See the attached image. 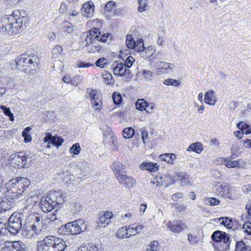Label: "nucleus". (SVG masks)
<instances>
[{"mask_svg": "<svg viewBox=\"0 0 251 251\" xmlns=\"http://www.w3.org/2000/svg\"><path fill=\"white\" fill-rule=\"evenodd\" d=\"M38 199V196L36 195H33L28 197L25 203L26 207L27 208L28 207L31 206L32 208L37 203Z\"/></svg>", "mask_w": 251, "mask_h": 251, "instance_id": "nucleus-28", "label": "nucleus"}, {"mask_svg": "<svg viewBox=\"0 0 251 251\" xmlns=\"http://www.w3.org/2000/svg\"><path fill=\"white\" fill-rule=\"evenodd\" d=\"M9 69L12 71L13 73H16L17 71L21 69V67H20V65H19L18 62L17 61V57L15 60H12L10 62L9 64Z\"/></svg>", "mask_w": 251, "mask_h": 251, "instance_id": "nucleus-42", "label": "nucleus"}, {"mask_svg": "<svg viewBox=\"0 0 251 251\" xmlns=\"http://www.w3.org/2000/svg\"><path fill=\"white\" fill-rule=\"evenodd\" d=\"M225 161H226L225 163V166L227 168L236 167L238 166L239 165L238 161H232L228 159H226Z\"/></svg>", "mask_w": 251, "mask_h": 251, "instance_id": "nucleus-52", "label": "nucleus"}, {"mask_svg": "<svg viewBox=\"0 0 251 251\" xmlns=\"http://www.w3.org/2000/svg\"><path fill=\"white\" fill-rule=\"evenodd\" d=\"M220 200L214 197L207 198L205 200V203L210 206L217 205L220 203Z\"/></svg>", "mask_w": 251, "mask_h": 251, "instance_id": "nucleus-41", "label": "nucleus"}, {"mask_svg": "<svg viewBox=\"0 0 251 251\" xmlns=\"http://www.w3.org/2000/svg\"><path fill=\"white\" fill-rule=\"evenodd\" d=\"M155 67L162 73L170 72L175 67L174 64L166 62L160 61L155 63Z\"/></svg>", "mask_w": 251, "mask_h": 251, "instance_id": "nucleus-17", "label": "nucleus"}, {"mask_svg": "<svg viewBox=\"0 0 251 251\" xmlns=\"http://www.w3.org/2000/svg\"><path fill=\"white\" fill-rule=\"evenodd\" d=\"M9 199L6 196L5 194L3 199H0V213L5 212L6 211L10 210L15 205V201L13 200L10 203Z\"/></svg>", "mask_w": 251, "mask_h": 251, "instance_id": "nucleus-15", "label": "nucleus"}, {"mask_svg": "<svg viewBox=\"0 0 251 251\" xmlns=\"http://www.w3.org/2000/svg\"><path fill=\"white\" fill-rule=\"evenodd\" d=\"M62 30L66 33H71L73 32V26L71 23L65 22L62 27Z\"/></svg>", "mask_w": 251, "mask_h": 251, "instance_id": "nucleus-48", "label": "nucleus"}, {"mask_svg": "<svg viewBox=\"0 0 251 251\" xmlns=\"http://www.w3.org/2000/svg\"><path fill=\"white\" fill-rule=\"evenodd\" d=\"M134 49L139 52L144 50L145 47L144 46V43L142 39H140L137 44L135 43V47Z\"/></svg>", "mask_w": 251, "mask_h": 251, "instance_id": "nucleus-57", "label": "nucleus"}, {"mask_svg": "<svg viewBox=\"0 0 251 251\" xmlns=\"http://www.w3.org/2000/svg\"><path fill=\"white\" fill-rule=\"evenodd\" d=\"M142 75L143 77L145 78H151L153 75V73L150 70H143Z\"/></svg>", "mask_w": 251, "mask_h": 251, "instance_id": "nucleus-62", "label": "nucleus"}, {"mask_svg": "<svg viewBox=\"0 0 251 251\" xmlns=\"http://www.w3.org/2000/svg\"><path fill=\"white\" fill-rule=\"evenodd\" d=\"M134 134V129L131 127L125 128L123 131V136L126 139L132 138Z\"/></svg>", "mask_w": 251, "mask_h": 251, "instance_id": "nucleus-30", "label": "nucleus"}, {"mask_svg": "<svg viewBox=\"0 0 251 251\" xmlns=\"http://www.w3.org/2000/svg\"><path fill=\"white\" fill-rule=\"evenodd\" d=\"M214 94V91L207 92L204 95V101L206 103L209 105H214L216 100L213 99Z\"/></svg>", "mask_w": 251, "mask_h": 251, "instance_id": "nucleus-24", "label": "nucleus"}, {"mask_svg": "<svg viewBox=\"0 0 251 251\" xmlns=\"http://www.w3.org/2000/svg\"><path fill=\"white\" fill-rule=\"evenodd\" d=\"M135 61V59L131 56H128L125 61L124 65L128 69L130 68L133 62Z\"/></svg>", "mask_w": 251, "mask_h": 251, "instance_id": "nucleus-55", "label": "nucleus"}, {"mask_svg": "<svg viewBox=\"0 0 251 251\" xmlns=\"http://www.w3.org/2000/svg\"><path fill=\"white\" fill-rule=\"evenodd\" d=\"M29 24V17L24 11L15 10L0 19V32L14 36L22 32Z\"/></svg>", "mask_w": 251, "mask_h": 251, "instance_id": "nucleus-1", "label": "nucleus"}, {"mask_svg": "<svg viewBox=\"0 0 251 251\" xmlns=\"http://www.w3.org/2000/svg\"><path fill=\"white\" fill-rule=\"evenodd\" d=\"M163 83L166 85L173 86L175 87H177L180 85V83L177 80L172 78L166 79L163 81Z\"/></svg>", "mask_w": 251, "mask_h": 251, "instance_id": "nucleus-45", "label": "nucleus"}, {"mask_svg": "<svg viewBox=\"0 0 251 251\" xmlns=\"http://www.w3.org/2000/svg\"><path fill=\"white\" fill-rule=\"evenodd\" d=\"M51 52L53 58H56L59 57V56L62 55L63 54L62 46L60 45L55 46V47L52 49Z\"/></svg>", "mask_w": 251, "mask_h": 251, "instance_id": "nucleus-32", "label": "nucleus"}, {"mask_svg": "<svg viewBox=\"0 0 251 251\" xmlns=\"http://www.w3.org/2000/svg\"><path fill=\"white\" fill-rule=\"evenodd\" d=\"M189 150H192L193 151L199 153L202 151V145L199 142L192 143L188 147Z\"/></svg>", "mask_w": 251, "mask_h": 251, "instance_id": "nucleus-33", "label": "nucleus"}, {"mask_svg": "<svg viewBox=\"0 0 251 251\" xmlns=\"http://www.w3.org/2000/svg\"><path fill=\"white\" fill-rule=\"evenodd\" d=\"M38 251H64L67 247L65 241L54 236H45L37 243Z\"/></svg>", "mask_w": 251, "mask_h": 251, "instance_id": "nucleus-4", "label": "nucleus"}, {"mask_svg": "<svg viewBox=\"0 0 251 251\" xmlns=\"http://www.w3.org/2000/svg\"><path fill=\"white\" fill-rule=\"evenodd\" d=\"M29 184V180L25 177H19L10 179L7 184V190L5 193L6 196L10 200V203L13 200L17 201Z\"/></svg>", "mask_w": 251, "mask_h": 251, "instance_id": "nucleus-3", "label": "nucleus"}, {"mask_svg": "<svg viewBox=\"0 0 251 251\" xmlns=\"http://www.w3.org/2000/svg\"><path fill=\"white\" fill-rule=\"evenodd\" d=\"M112 39V35L110 33L103 34L100 35V37L97 41H100L103 43L106 42L108 40Z\"/></svg>", "mask_w": 251, "mask_h": 251, "instance_id": "nucleus-51", "label": "nucleus"}, {"mask_svg": "<svg viewBox=\"0 0 251 251\" xmlns=\"http://www.w3.org/2000/svg\"><path fill=\"white\" fill-rule=\"evenodd\" d=\"M0 108L2 110L4 114L9 117L10 121L12 122L14 121V117L9 108L7 107L5 105H1L0 106Z\"/></svg>", "mask_w": 251, "mask_h": 251, "instance_id": "nucleus-36", "label": "nucleus"}, {"mask_svg": "<svg viewBox=\"0 0 251 251\" xmlns=\"http://www.w3.org/2000/svg\"><path fill=\"white\" fill-rule=\"evenodd\" d=\"M244 232L248 235H251V223L247 222L244 223L242 226Z\"/></svg>", "mask_w": 251, "mask_h": 251, "instance_id": "nucleus-54", "label": "nucleus"}, {"mask_svg": "<svg viewBox=\"0 0 251 251\" xmlns=\"http://www.w3.org/2000/svg\"><path fill=\"white\" fill-rule=\"evenodd\" d=\"M133 232L129 231V227L127 226H124L120 228L117 232V237L120 239H125L132 236Z\"/></svg>", "mask_w": 251, "mask_h": 251, "instance_id": "nucleus-19", "label": "nucleus"}, {"mask_svg": "<svg viewBox=\"0 0 251 251\" xmlns=\"http://www.w3.org/2000/svg\"><path fill=\"white\" fill-rule=\"evenodd\" d=\"M7 223L0 221V235H6L10 233Z\"/></svg>", "mask_w": 251, "mask_h": 251, "instance_id": "nucleus-35", "label": "nucleus"}, {"mask_svg": "<svg viewBox=\"0 0 251 251\" xmlns=\"http://www.w3.org/2000/svg\"><path fill=\"white\" fill-rule=\"evenodd\" d=\"M139 6L138 10L140 12H142L146 10V6H147V0H138Z\"/></svg>", "mask_w": 251, "mask_h": 251, "instance_id": "nucleus-53", "label": "nucleus"}, {"mask_svg": "<svg viewBox=\"0 0 251 251\" xmlns=\"http://www.w3.org/2000/svg\"><path fill=\"white\" fill-rule=\"evenodd\" d=\"M43 222L41 218L34 214H30L23 226V234L27 238L35 237L42 230Z\"/></svg>", "mask_w": 251, "mask_h": 251, "instance_id": "nucleus-5", "label": "nucleus"}, {"mask_svg": "<svg viewBox=\"0 0 251 251\" xmlns=\"http://www.w3.org/2000/svg\"><path fill=\"white\" fill-rule=\"evenodd\" d=\"M17 61L20 67H29L31 70H35L40 63L38 57L33 53L22 54L17 57Z\"/></svg>", "mask_w": 251, "mask_h": 251, "instance_id": "nucleus-8", "label": "nucleus"}, {"mask_svg": "<svg viewBox=\"0 0 251 251\" xmlns=\"http://www.w3.org/2000/svg\"><path fill=\"white\" fill-rule=\"evenodd\" d=\"M93 107L96 109H99L101 107V100H94L91 101Z\"/></svg>", "mask_w": 251, "mask_h": 251, "instance_id": "nucleus-63", "label": "nucleus"}, {"mask_svg": "<svg viewBox=\"0 0 251 251\" xmlns=\"http://www.w3.org/2000/svg\"><path fill=\"white\" fill-rule=\"evenodd\" d=\"M149 247L147 248L148 251H158V242L156 241H151Z\"/></svg>", "mask_w": 251, "mask_h": 251, "instance_id": "nucleus-50", "label": "nucleus"}, {"mask_svg": "<svg viewBox=\"0 0 251 251\" xmlns=\"http://www.w3.org/2000/svg\"><path fill=\"white\" fill-rule=\"evenodd\" d=\"M65 198L60 191H50L46 197H42L39 205L43 212L48 213L55 208H60L65 201Z\"/></svg>", "mask_w": 251, "mask_h": 251, "instance_id": "nucleus-2", "label": "nucleus"}, {"mask_svg": "<svg viewBox=\"0 0 251 251\" xmlns=\"http://www.w3.org/2000/svg\"><path fill=\"white\" fill-rule=\"evenodd\" d=\"M31 128L29 126L25 127L22 132V136L24 138L25 143H28L31 141V137L29 134Z\"/></svg>", "mask_w": 251, "mask_h": 251, "instance_id": "nucleus-37", "label": "nucleus"}, {"mask_svg": "<svg viewBox=\"0 0 251 251\" xmlns=\"http://www.w3.org/2000/svg\"><path fill=\"white\" fill-rule=\"evenodd\" d=\"M112 214L110 212H107L103 213L98 219L97 221L98 226L100 227H105L110 222V219L112 218Z\"/></svg>", "mask_w": 251, "mask_h": 251, "instance_id": "nucleus-18", "label": "nucleus"}, {"mask_svg": "<svg viewBox=\"0 0 251 251\" xmlns=\"http://www.w3.org/2000/svg\"><path fill=\"white\" fill-rule=\"evenodd\" d=\"M155 106V104L153 103H149L147 102L146 108L145 110L148 113H151L152 112V110H153Z\"/></svg>", "mask_w": 251, "mask_h": 251, "instance_id": "nucleus-64", "label": "nucleus"}, {"mask_svg": "<svg viewBox=\"0 0 251 251\" xmlns=\"http://www.w3.org/2000/svg\"><path fill=\"white\" fill-rule=\"evenodd\" d=\"M159 167L157 163L152 162H143L140 166L141 170H148L151 172L157 171L159 169Z\"/></svg>", "mask_w": 251, "mask_h": 251, "instance_id": "nucleus-22", "label": "nucleus"}, {"mask_svg": "<svg viewBox=\"0 0 251 251\" xmlns=\"http://www.w3.org/2000/svg\"><path fill=\"white\" fill-rule=\"evenodd\" d=\"M188 240L191 245H196L199 243V239L198 237L196 235H194L191 234L188 235Z\"/></svg>", "mask_w": 251, "mask_h": 251, "instance_id": "nucleus-49", "label": "nucleus"}, {"mask_svg": "<svg viewBox=\"0 0 251 251\" xmlns=\"http://www.w3.org/2000/svg\"><path fill=\"white\" fill-rule=\"evenodd\" d=\"M22 162H23L22 168H28L32 163V157L29 155H26L25 152H23Z\"/></svg>", "mask_w": 251, "mask_h": 251, "instance_id": "nucleus-27", "label": "nucleus"}, {"mask_svg": "<svg viewBox=\"0 0 251 251\" xmlns=\"http://www.w3.org/2000/svg\"><path fill=\"white\" fill-rule=\"evenodd\" d=\"M112 99L113 102L116 105H119L122 102V98L121 95L120 93H118L117 92H115L112 95Z\"/></svg>", "mask_w": 251, "mask_h": 251, "instance_id": "nucleus-47", "label": "nucleus"}, {"mask_svg": "<svg viewBox=\"0 0 251 251\" xmlns=\"http://www.w3.org/2000/svg\"><path fill=\"white\" fill-rule=\"evenodd\" d=\"M251 249L249 246L246 245L243 241L236 243L235 251H251Z\"/></svg>", "mask_w": 251, "mask_h": 251, "instance_id": "nucleus-26", "label": "nucleus"}, {"mask_svg": "<svg viewBox=\"0 0 251 251\" xmlns=\"http://www.w3.org/2000/svg\"><path fill=\"white\" fill-rule=\"evenodd\" d=\"M81 148L79 143H75L72 145L70 149V152L71 154L78 155L80 152Z\"/></svg>", "mask_w": 251, "mask_h": 251, "instance_id": "nucleus-44", "label": "nucleus"}, {"mask_svg": "<svg viewBox=\"0 0 251 251\" xmlns=\"http://www.w3.org/2000/svg\"><path fill=\"white\" fill-rule=\"evenodd\" d=\"M94 12V5L91 1H87L82 5L80 9V13L87 18H91L93 16Z\"/></svg>", "mask_w": 251, "mask_h": 251, "instance_id": "nucleus-13", "label": "nucleus"}, {"mask_svg": "<svg viewBox=\"0 0 251 251\" xmlns=\"http://www.w3.org/2000/svg\"><path fill=\"white\" fill-rule=\"evenodd\" d=\"M81 206L80 203L75 202L71 205V210L73 214H75L80 211Z\"/></svg>", "mask_w": 251, "mask_h": 251, "instance_id": "nucleus-46", "label": "nucleus"}, {"mask_svg": "<svg viewBox=\"0 0 251 251\" xmlns=\"http://www.w3.org/2000/svg\"><path fill=\"white\" fill-rule=\"evenodd\" d=\"M88 226L87 222L79 219L61 226L58 229V233L63 236L77 235L88 230Z\"/></svg>", "mask_w": 251, "mask_h": 251, "instance_id": "nucleus-6", "label": "nucleus"}, {"mask_svg": "<svg viewBox=\"0 0 251 251\" xmlns=\"http://www.w3.org/2000/svg\"><path fill=\"white\" fill-rule=\"evenodd\" d=\"M24 215L19 212L13 213L9 218L7 224L10 233L13 235L17 234L23 229Z\"/></svg>", "mask_w": 251, "mask_h": 251, "instance_id": "nucleus-9", "label": "nucleus"}, {"mask_svg": "<svg viewBox=\"0 0 251 251\" xmlns=\"http://www.w3.org/2000/svg\"><path fill=\"white\" fill-rule=\"evenodd\" d=\"M87 94L90 98L91 101L101 100L98 91L95 89H88Z\"/></svg>", "mask_w": 251, "mask_h": 251, "instance_id": "nucleus-31", "label": "nucleus"}, {"mask_svg": "<svg viewBox=\"0 0 251 251\" xmlns=\"http://www.w3.org/2000/svg\"><path fill=\"white\" fill-rule=\"evenodd\" d=\"M115 6V3L113 1H110L106 3L105 6L104 10L106 11H111Z\"/></svg>", "mask_w": 251, "mask_h": 251, "instance_id": "nucleus-60", "label": "nucleus"}, {"mask_svg": "<svg viewBox=\"0 0 251 251\" xmlns=\"http://www.w3.org/2000/svg\"><path fill=\"white\" fill-rule=\"evenodd\" d=\"M76 251H99V249L96 245L91 244L87 246H81Z\"/></svg>", "mask_w": 251, "mask_h": 251, "instance_id": "nucleus-29", "label": "nucleus"}, {"mask_svg": "<svg viewBox=\"0 0 251 251\" xmlns=\"http://www.w3.org/2000/svg\"><path fill=\"white\" fill-rule=\"evenodd\" d=\"M64 141V139L58 135L52 136L50 132H46L45 137L44 138L45 144V143H50L57 148L62 145Z\"/></svg>", "mask_w": 251, "mask_h": 251, "instance_id": "nucleus-10", "label": "nucleus"}, {"mask_svg": "<svg viewBox=\"0 0 251 251\" xmlns=\"http://www.w3.org/2000/svg\"><path fill=\"white\" fill-rule=\"evenodd\" d=\"M167 227L173 232L180 233L187 227L186 225L181 220L169 221Z\"/></svg>", "mask_w": 251, "mask_h": 251, "instance_id": "nucleus-11", "label": "nucleus"}, {"mask_svg": "<svg viewBox=\"0 0 251 251\" xmlns=\"http://www.w3.org/2000/svg\"><path fill=\"white\" fill-rule=\"evenodd\" d=\"M106 59L104 57L100 58L96 62L95 65L99 67L102 68L106 63Z\"/></svg>", "mask_w": 251, "mask_h": 251, "instance_id": "nucleus-59", "label": "nucleus"}, {"mask_svg": "<svg viewBox=\"0 0 251 251\" xmlns=\"http://www.w3.org/2000/svg\"><path fill=\"white\" fill-rule=\"evenodd\" d=\"M113 71L115 75L124 76L130 75L131 71L125 66L124 63L114 64L112 65Z\"/></svg>", "mask_w": 251, "mask_h": 251, "instance_id": "nucleus-14", "label": "nucleus"}, {"mask_svg": "<svg viewBox=\"0 0 251 251\" xmlns=\"http://www.w3.org/2000/svg\"><path fill=\"white\" fill-rule=\"evenodd\" d=\"M90 45V46L88 49V52L90 53L100 52L101 50V46L98 43L94 42Z\"/></svg>", "mask_w": 251, "mask_h": 251, "instance_id": "nucleus-38", "label": "nucleus"}, {"mask_svg": "<svg viewBox=\"0 0 251 251\" xmlns=\"http://www.w3.org/2000/svg\"><path fill=\"white\" fill-rule=\"evenodd\" d=\"M177 176L178 178L182 181L181 185H186V182H185V180L188 179V176L182 172H179L177 174Z\"/></svg>", "mask_w": 251, "mask_h": 251, "instance_id": "nucleus-58", "label": "nucleus"}, {"mask_svg": "<svg viewBox=\"0 0 251 251\" xmlns=\"http://www.w3.org/2000/svg\"><path fill=\"white\" fill-rule=\"evenodd\" d=\"M211 239L216 242L215 248L218 251H228L229 250L231 240L229 235L226 233L216 230L212 233Z\"/></svg>", "mask_w": 251, "mask_h": 251, "instance_id": "nucleus-7", "label": "nucleus"}, {"mask_svg": "<svg viewBox=\"0 0 251 251\" xmlns=\"http://www.w3.org/2000/svg\"><path fill=\"white\" fill-rule=\"evenodd\" d=\"M81 76L79 75H76L72 78V85L76 86L81 82Z\"/></svg>", "mask_w": 251, "mask_h": 251, "instance_id": "nucleus-61", "label": "nucleus"}, {"mask_svg": "<svg viewBox=\"0 0 251 251\" xmlns=\"http://www.w3.org/2000/svg\"><path fill=\"white\" fill-rule=\"evenodd\" d=\"M159 158L162 160L167 162L168 163L173 164L174 161L176 158V156L174 153H164L159 155Z\"/></svg>", "mask_w": 251, "mask_h": 251, "instance_id": "nucleus-23", "label": "nucleus"}, {"mask_svg": "<svg viewBox=\"0 0 251 251\" xmlns=\"http://www.w3.org/2000/svg\"><path fill=\"white\" fill-rule=\"evenodd\" d=\"M87 33H88V36H90V38H91L94 42L99 39L100 35L101 34L100 29L96 27H93Z\"/></svg>", "mask_w": 251, "mask_h": 251, "instance_id": "nucleus-25", "label": "nucleus"}, {"mask_svg": "<svg viewBox=\"0 0 251 251\" xmlns=\"http://www.w3.org/2000/svg\"><path fill=\"white\" fill-rule=\"evenodd\" d=\"M111 166L116 178L126 173V166L119 161L114 162Z\"/></svg>", "mask_w": 251, "mask_h": 251, "instance_id": "nucleus-16", "label": "nucleus"}, {"mask_svg": "<svg viewBox=\"0 0 251 251\" xmlns=\"http://www.w3.org/2000/svg\"><path fill=\"white\" fill-rule=\"evenodd\" d=\"M117 179L119 180L120 183L126 188L132 187L136 183V180L133 177L128 176L126 173L121 175Z\"/></svg>", "mask_w": 251, "mask_h": 251, "instance_id": "nucleus-12", "label": "nucleus"}, {"mask_svg": "<svg viewBox=\"0 0 251 251\" xmlns=\"http://www.w3.org/2000/svg\"><path fill=\"white\" fill-rule=\"evenodd\" d=\"M147 104V101L144 100H139L136 103V108L140 111L145 110Z\"/></svg>", "mask_w": 251, "mask_h": 251, "instance_id": "nucleus-43", "label": "nucleus"}, {"mask_svg": "<svg viewBox=\"0 0 251 251\" xmlns=\"http://www.w3.org/2000/svg\"><path fill=\"white\" fill-rule=\"evenodd\" d=\"M221 224L224 225L226 228H230L232 227L233 223L231 218L228 217H221L219 219V221H221Z\"/></svg>", "mask_w": 251, "mask_h": 251, "instance_id": "nucleus-34", "label": "nucleus"}, {"mask_svg": "<svg viewBox=\"0 0 251 251\" xmlns=\"http://www.w3.org/2000/svg\"><path fill=\"white\" fill-rule=\"evenodd\" d=\"M135 43L136 42L131 35L127 34L126 36V44L129 49H134L135 47Z\"/></svg>", "mask_w": 251, "mask_h": 251, "instance_id": "nucleus-39", "label": "nucleus"}, {"mask_svg": "<svg viewBox=\"0 0 251 251\" xmlns=\"http://www.w3.org/2000/svg\"><path fill=\"white\" fill-rule=\"evenodd\" d=\"M23 152H17L11 156V162L15 168H22L23 162H22Z\"/></svg>", "mask_w": 251, "mask_h": 251, "instance_id": "nucleus-20", "label": "nucleus"}, {"mask_svg": "<svg viewBox=\"0 0 251 251\" xmlns=\"http://www.w3.org/2000/svg\"><path fill=\"white\" fill-rule=\"evenodd\" d=\"M11 247L14 251H31L29 247L21 241H14Z\"/></svg>", "mask_w": 251, "mask_h": 251, "instance_id": "nucleus-21", "label": "nucleus"}, {"mask_svg": "<svg viewBox=\"0 0 251 251\" xmlns=\"http://www.w3.org/2000/svg\"><path fill=\"white\" fill-rule=\"evenodd\" d=\"M103 79H104L105 82L107 84H111L114 81L112 75L110 73H106L104 75Z\"/></svg>", "mask_w": 251, "mask_h": 251, "instance_id": "nucleus-56", "label": "nucleus"}, {"mask_svg": "<svg viewBox=\"0 0 251 251\" xmlns=\"http://www.w3.org/2000/svg\"><path fill=\"white\" fill-rule=\"evenodd\" d=\"M128 227L129 231L133 232V236L136 234V233H135V231H137V233H138L139 231L143 228V226L139 224L138 225L136 224H131L128 226Z\"/></svg>", "mask_w": 251, "mask_h": 251, "instance_id": "nucleus-40", "label": "nucleus"}]
</instances>
